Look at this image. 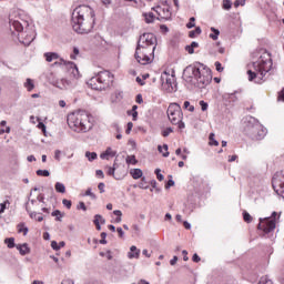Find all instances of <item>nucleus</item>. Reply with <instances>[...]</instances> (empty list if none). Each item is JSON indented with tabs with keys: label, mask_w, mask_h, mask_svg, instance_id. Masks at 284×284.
I'll list each match as a JSON object with an SVG mask.
<instances>
[{
	"label": "nucleus",
	"mask_w": 284,
	"mask_h": 284,
	"mask_svg": "<svg viewBox=\"0 0 284 284\" xmlns=\"http://www.w3.org/2000/svg\"><path fill=\"white\" fill-rule=\"evenodd\" d=\"M97 14L90 6H79L72 12L71 23L78 34H90L94 28Z\"/></svg>",
	"instance_id": "1"
},
{
	"label": "nucleus",
	"mask_w": 284,
	"mask_h": 284,
	"mask_svg": "<svg viewBox=\"0 0 284 284\" xmlns=\"http://www.w3.org/2000/svg\"><path fill=\"white\" fill-rule=\"evenodd\" d=\"M9 23L11 30L18 32V39L23 45H30L34 41V30L30 28V22L27 16L18 13L14 18L10 16Z\"/></svg>",
	"instance_id": "2"
},
{
	"label": "nucleus",
	"mask_w": 284,
	"mask_h": 284,
	"mask_svg": "<svg viewBox=\"0 0 284 284\" xmlns=\"http://www.w3.org/2000/svg\"><path fill=\"white\" fill-rule=\"evenodd\" d=\"M67 123L70 130L78 132V134L90 132L94 125L91 114L83 110L70 113L67 118Z\"/></svg>",
	"instance_id": "3"
},
{
	"label": "nucleus",
	"mask_w": 284,
	"mask_h": 284,
	"mask_svg": "<svg viewBox=\"0 0 284 284\" xmlns=\"http://www.w3.org/2000/svg\"><path fill=\"white\" fill-rule=\"evenodd\" d=\"M187 72L192 73V78L196 81L197 88L203 89L212 83V71L202 63L186 67L184 74H187Z\"/></svg>",
	"instance_id": "4"
},
{
	"label": "nucleus",
	"mask_w": 284,
	"mask_h": 284,
	"mask_svg": "<svg viewBox=\"0 0 284 284\" xmlns=\"http://www.w3.org/2000/svg\"><path fill=\"white\" fill-rule=\"evenodd\" d=\"M68 65H70V72L73 79L62 78L59 80L57 79V77H54V73H50L48 75V81L51 85H53L54 88H59V90H70L71 88H74V85H77V79L81 77V74L79 73V68L74 62H68Z\"/></svg>",
	"instance_id": "5"
},
{
	"label": "nucleus",
	"mask_w": 284,
	"mask_h": 284,
	"mask_svg": "<svg viewBox=\"0 0 284 284\" xmlns=\"http://www.w3.org/2000/svg\"><path fill=\"white\" fill-rule=\"evenodd\" d=\"M267 57V59L261 57L257 62L253 63L254 71H247L248 81H253L254 83H263L265 74L272 70V58H270V55Z\"/></svg>",
	"instance_id": "6"
},
{
	"label": "nucleus",
	"mask_w": 284,
	"mask_h": 284,
	"mask_svg": "<svg viewBox=\"0 0 284 284\" xmlns=\"http://www.w3.org/2000/svg\"><path fill=\"white\" fill-rule=\"evenodd\" d=\"M114 83V75L110 71H100L94 74L87 84L91 90H97L98 92H103L110 90Z\"/></svg>",
	"instance_id": "7"
},
{
	"label": "nucleus",
	"mask_w": 284,
	"mask_h": 284,
	"mask_svg": "<svg viewBox=\"0 0 284 284\" xmlns=\"http://www.w3.org/2000/svg\"><path fill=\"white\" fill-rule=\"evenodd\" d=\"M244 132L252 141H263L267 135V129L254 116L246 118Z\"/></svg>",
	"instance_id": "8"
},
{
	"label": "nucleus",
	"mask_w": 284,
	"mask_h": 284,
	"mask_svg": "<svg viewBox=\"0 0 284 284\" xmlns=\"http://www.w3.org/2000/svg\"><path fill=\"white\" fill-rule=\"evenodd\" d=\"M138 47L142 48V50L154 52V50H156V36H154V33H144L140 36Z\"/></svg>",
	"instance_id": "9"
},
{
	"label": "nucleus",
	"mask_w": 284,
	"mask_h": 284,
	"mask_svg": "<svg viewBox=\"0 0 284 284\" xmlns=\"http://www.w3.org/2000/svg\"><path fill=\"white\" fill-rule=\"evenodd\" d=\"M166 114L172 125H179L183 121V112L179 103H171L168 108Z\"/></svg>",
	"instance_id": "10"
},
{
	"label": "nucleus",
	"mask_w": 284,
	"mask_h": 284,
	"mask_svg": "<svg viewBox=\"0 0 284 284\" xmlns=\"http://www.w3.org/2000/svg\"><path fill=\"white\" fill-rule=\"evenodd\" d=\"M161 81L162 90H164V92H168L169 94H172V92H176V78H174V75H170L168 74V72H164L161 75Z\"/></svg>",
	"instance_id": "11"
},
{
	"label": "nucleus",
	"mask_w": 284,
	"mask_h": 284,
	"mask_svg": "<svg viewBox=\"0 0 284 284\" xmlns=\"http://www.w3.org/2000/svg\"><path fill=\"white\" fill-rule=\"evenodd\" d=\"M274 192L284 199V171L276 172L272 180Z\"/></svg>",
	"instance_id": "12"
},
{
	"label": "nucleus",
	"mask_w": 284,
	"mask_h": 284,
	"mask_svg": "<svg viewBox=\"0 0 284 284\" xmlns=\"http://www.w3.org/2000/svg\"><path fill=\"white\" fill-rule=\"evenodd\" d=\"M152 54H154V52H150V50H145L143 49V47L138 45L134 57L138 63H140L141 65H148V63L152 62V59L150 58L152 57Z\"/></svg>",
	"instance_id": "13"
},
{
	"label": "nucleus",
	"mask_w": 284,
	"mask_h": 284,
	"mask_svg": "<svg viewBox=\"0 0 284 284\" xmlns=\"http://www.w3.org/2000/svg\"><path fill=\"white\" fill-rule=\"evenodd\" d=\"M257 229L263 230L265 234H270V232H274V230H276V220H266L263 222V219H260Z\"/></svg>",
	"instance_id": "14"
},
{
	"label": "nucleus",
	"mask_w": 284,
	"mask_h": 284,
	"mask_svg": "<svg viewBox=\"0 0 284 284\" xmlns=\"http://www.w3.org/2000/svg\"><path fill=\"white\" fill-rule=\"evenodd\" d=\"M141 256V250L136 248V246H131L130 252L128 253L129 258H139Z\"/></svg>",
	"instance_id": "15"
},
{
	"label": "nucleus",
	"mask_w": 284,
	"mask_h": 284,
	"mask_svg": "<svg viewBox=\"0 0 284 284\" xmlns=\"http://www.w3.org/2000/svg\"><path fill=\"white\" fill-rule=\"evenodd\" d=\"M17 250L20 252L21 256H26V254H30V247L28 244H18L16 245Z\"/></svg>",
	"instance_id": "16"
},
{
	"label": "nucleus",
	"mask_w": 284,
	"mask_h": 284,
	"mask_svg": "<svg viewBox=\"0 0 284 284\" xmlns=\"http://www.w3.org/2000/svg\"><path fill=\"white\" fill-rule=\"evenodd\" d=\"M44 59L48 61V63H52V61H57V59H59V53L47 52L44 53Z\"/></svg>",
	"instance_id": "17"
},
{
	"label": "nucleus",
	"mask_w": 284,
	"mask_h": 284,
	"mask_svg": "<svg viewBox=\"0 0 284 284\" xmlns=\"http://www.w3.org/2000/svg\"><path fill=\"white\" fill-rule=\"evenodd\" d=\"M130 174L134 180L143 179V171L141 169H132Z\"/></svg>",
	"instance_id": "18"
},
{
	"label": "nucleus",
	"mask_w": 284,
	"mask_h": 284,
	"mask_svg": "<svg viewBox=\"0 0 284 284\" xmlns=\"http://www.w3.org/2000/svg\"><path fill=\"white\" fill-rule=\"evenodd\" d=\"M24 88L28 92H32L34 90V81L30 78H28L24 82Z\"/></svg>",
	"instance_id": "19"
},
{
	"label": "nucleus",
	"mask_w": 284,
	"mask_h": 284,
	"mask_svg": "<svg viewBox=\"0 0 284 284\" xmlns=\"http://www.w3.org/2000/svg\"><path fill=\"white\" fill-rule=\"evenodd\" d=\"M211 32H213V33L210 34V39H213V41H216L219 39V34H221V31H219V29L212 27Z\"/></svg>",
	"instance_id": "20"
},
{
	"label": "nucleus",
	"mask_w": 284,
	"mask_h": 284,
	"mask_svg": "<svg viewBox=\"0 0 284 284\" xmlns=\"http://www.w3.org/2000/svg\"><path fill=\"white\" fill-rule=\"evenodd\" d=\"M160 17L162 19H170L172 17V11H170V8H163Z\"/></svg>",
	"instance_id": "21"
},
{
	"label": "nucleus",
	"mask_w": 284,
	"mask_h": 284,
	"mask_svg": "<svg viewBox=\"0 0 284 284\" xmlns=\"http://www.w3.org/2000/svg\"><path fill=\"white\" fill-rule=\"evenodd\" d=\"M55 191L59 192L60 194H65V184H63L61 182H57Z\"/></svg>",
	"instance_id": "22"
},
{
	"label": "nucleus",
	"mask_w": 284,
	"mask_h": 284,
	"mask_svg": "<svg viewBox=\"0 0 284 284\" xmlns=\"http://www.w3.org/2000/svg\"><path fill=\"white\" fill-rule=\"evenodd\" d=\"M94 225H105V219H103V216L97 214L94 216V221H93Z\"/></svg>",
	"instance_id": "23"
},
{
	"label": "nucleus",
	"mask_w": 284,
	"mask_h": 284,
	"mask_svg": "<svg viewBox=\"0 0 284 284\" xmlns=\"http://www.w3.org/2000/svg\"><path fill=\"white\" fill-rule=\"evenodd\" d=\"M202 30L201 27H196L195 30L189 32L190 39H195L196 36L201 34Z\"/></svg>",
	"instance_id": "24"
},
{
	"label": "nucleus",
	"mask_w": 284,
	"mask_h": 284,
	"mask_svg": "<svg viewBox=\"0 0 284 284\" xmlns=\"http://www.w3.org/2000/svg\"><path fill=\"white\" fill-rule=\"evenodd\" d=\"M4 244L7 245V247H9V250H12V247L16 246L14 244V237H7L4 240Z\"/></svg>",
	"instance_id": "25"
},
{
	"label": "nucleus",
	"mask_w": 284,
	"mask_h": 284,
	"mask_svg": "<svg viewBox=\"0 0 284 284\" xmlns=\"http://www.w3.org/2000/svg\"><path fill=\"white\" fill-rule=\"evenodd\" d=\"M97 152H90L87 151L85 152V158L88 159V161L92 162V161H97Z\"/></svg>",
	"instance_id": "26"
},
{
	"label": "nucleus",
	"mask_w": 284,
	"mask_h": 284,
	"mask_svg": "<svg viewBox=\"0 0 284 284\" xmlns=\"http://www.w3.org/2000/svg\"><path fill=\"white\" fill-rule=\"evenodd\" d=\"M163 150H165L166 152L163 153ZM158 151L160 153H163L162 156H164L165 159H168V156H170V152H168V144H163V146L159 145Z\"/></svg>",
	"instance_id": "27"
},
{
	"label": "nucleus",
	"mask_w": 284,
	"mask_h": 284,
	"mask_svg": "<svg viewBox=\"0 0 284 284\" xmlns=\"http://www.w3.org/2000/svg\"><path fill=\"white\" fill-rule=\"evenodd\" d=\"M143 16H144L146 23H154V13L153 12L144 13Z\"/></svg>",
	"instance_id": "28"
},
{
	"label": "nucleus",
	"mask_w": 284,
	"mask_h": 284,
	"mask_svg": "<svg viewBox=\"0 0 284 284\" xmlns=\"http://www.w3.org/2000/svg\"><path fill=\"white\" fill-rule=\"evenodd\" d=\"M239 92L237 91H235L234 93H226V94H224V99H230V101H239V98H236V94H237Z\"/></svg>",
	"instance_id": "29"
},
{
	"label": "nucleus",
	"mask_w": 284,
	"mask_h": 284,
	"mask_svg": "<svg viewBox=\"0 0 284 284\" xmlns=\"http://www.w3.org/2000/svg\"><path fill=\"white\" fill-rule=\"evenodd\" d=\"M126 163L128 165H136V163H139V161H136V156L134 155H128L126 156Z\"/></svg>",
	"instance_id": "30"
},
{
	"label": "nucleus",
	"mask_w": 284,
	"mask_h": 284,
	"mask_svg": "<svg viewBox=\"0 0 284 284\" xmlns=\"http://www.w3.org/2000/svg\"><path fill=\"white\" fill-rule=\"evenodd\" d=\"M214 133H210L209 135V145H214L215 148L219 146V141H216V139H214Z\"/></svg>",
	"instance_id": "31"
},
{
	"label": "nucleus",
	"mask_w": 284,
	"mask_h": 284,
	"mask_svg": "<svg viewBox=\"0 0 284 284\" xmlns=\"http://www.w3.org/2000/svg\"><path fill=\"white\" fill-rule=\"evenodd\" d=\"M51 216H55V221H62L61 219H63V214H61V211L55 210L51 213Z\"/></svg>",
	"instance_id": "32"
},
{
	"label": "nucleus",
	"mask_w": 284,
	"mask_h": 284,
	"mask_svg": "<svg viewBox=\"0 0 284 284\" xmlns=\"http://www.w3.org/2000/svg\"><path fill=\"white\" fill-rule=\"evenodd\" d=\"M138 187H140V190H148V187H150L148 185V182L145 181V178L141 179V182L138 184Z\"/></svg>",
	"instance_id": "33"
},
{
	"label": "nucleus",
	"mask_w": 284,
	"mask_h": 284,
	"mask_svg": "<svg viewBox=\"0 0 284 284\" xmlns=\"http://www.w3.org/2000/svg\"><path fill=\"white\" fill-rule=\"evenodd\" d=\"M257 284H274V282H272V280H270L267 276H262Z\"/></svg>",
	"instance_id": "34"
},
{
	"label": "nucleus",
	"mask_w": 284,
	"mask_h": 284,
	"mask_svg": "<svg viewBox=\"0 0 284 284\" xmlns=\"http://www.w3.org/2000/svg\"><path fill=\"white\" fill-rule=\"evenodd\" d=\"M84 196H90L92 201H97V194L92 193V189L90 187L85 191Z\"/></svg>",
	"instance_id": "35"
},
{
	"label": "nucleus",
	"mask_w": 284,
	"mask_h": 284,
	"mask_svg": "<svg viewBox=\"0 0 284 284\" xmlns=\"http://www.w3.org/2000/svg\"><path fill=\"white\" fill-rule=\"evenodd\" d=\"M100 236H101L100 244H101V245H108V240H105V239L108 237V233L102 232V233L100 234Z\"/></svg>",
	"instance_id": "36"
},
{
	"label": "nucleus",
	"mask_w": 284,
	"mask_h": 284,
	"mask_svg": "<svg viewBox=\"0 0 284 284\" xmlns=\"http://www.w3.org/2000/svg\"><path fill=\"white\" fill-rule=\"evenodd\" d=\"M36 174H37L38 176H50V171H48V170H38V171L36 172Z\"/></svg>",
	"instance_id": "37"
},
{
	"label": "nucleus",
	"mask_w": 284,
	"mask_h": 284,
	"mask_svg": "<svg viewBox=\"0 0 284 284\" xmlns=\"http://www.w3.org/2000/svg\"><path fill=\"white\" fill-rule=\"evenodd\" d=\"M194 21H196V18H194V17L190 18V22L186 23V28H187L189 30H192V28H195V27H196V24L194 23Z\"/></svg>",
	"instance_id": "38"
},
{
	"label": "nucleus",
	"mask_w": 284,
	"mask_h": 284,
	"mask_svg": "<svg viewBox=\"0 0 284 284\" xmlns=\"http://www.w3.org/2000/svg\"><path fill=\"white\" fill-rule=\"evenodd\" d=\"M172 132H174V129L169 126L164 131H162V136L168 138L170 136V134H172Z\"/></svg>",
	"instance_id": "39"
},
{
	"label": "nucleus",
	"mask_w": 284,
	"mask_h": 284,
	"mask_svg": "<svg viewBox=\"0 0 284 284\" xmlns=\"http://www.w3.org/2000/svg\"><path fill=\"white\" fill-rule=\"evenodd\" d=\"M184 110H189V112H194V105L190 103V101L184 102Z\"/></svg>",
	"instance_id": "40"
},
{
	"label": "nucleus",
	"mask_w": 284,
	"mask_h": 284,
	"mask_svg": "<svg viewBox=\"0 0 284 284\" xmlns=\"http://www.w3.org/2000/svg\"><path fill=\"white\" fill-rule=\"evenodd\" d=\"M243 219L245 223H252V215H250V213H247L246 211L243 212Z\"/></svg>",
	"instance_id": "41"
},
{
	"label": "nucleus",
	"mask_w": 284,
	"mask_h": 284,
	"mask_svg": "<svg viewBox=\"0 0 284 284\" xmlns=\"http://www.w3.org/2000/svg\"><path fill=\"white\" fill-rule=\"evenodd\" d=\"M223 9L224 10H231L232 9V1L223 0Z\"/></svg>",
	"instance_id": "42"
},
{
	"label": "nucleus",
	"mask_w": 284,
	"mask_h": 284,
	"mask_svg": "<svg viewBox=\"0 0 284 284\" xmlns=\"http://www.w3.org/2000/svg\"><path fill=\"white\" fill-rule=\"evenodd\" d=\"M77 57H79V48L74 47L73 53L70 54V59H72L74 61V60H77Z\"/></svg>",
	"instance_id": "43"
},
{
	"label": "nucleus",
	"mask_w": 284,
	"mask_h": 284,
	"mask_svg": "<svg viewBox=\"0 0 284 284\" xmlns=\"http://www.w3.org/2000/svg\"><path fill=\"white\" fill-rule=\"evenodd\" d=\"M62 204L64 205V207L67 209V210H70L71 207H72V201H70V200H62Z\"/></svg>",
	"instance_id": "44"
},
{
	"label": "nucleus",
	"mask_w": 284,
	"mask_h": 284,
	"mask_svg": "<svg viewBox=\"0 0 284 284\" xmlns=\"http://www.w3.org/2000/svg\"><path fill=\"white\" fill-rule=\"evenodd\" d=\"M200 106H201L202 112H206V110L209 108V104H207V102L201 100L200 101Z\"/></svg>",
	"instance_id": "45"
},
{
	"label": "nucleus",
	"mask_w": 284,
	"mask_h": 284,
	"mask_svg": "<svg viewBox=\"0 0 284 284\" xmlns=\"http://www.w3.org/2000/svg\"><path fill=\"white\" fill-rule=\"evenodd\" d=\"M152 10H154L159 17L163 13V8L161 6L153 7Z\"/></svg>",
	"instance_id": "46"
},
{
	"label": "nucleus",
	"mask_w": 284,
	"mask_h": 284,
	"mask_svg": "<svg viewBox=\"0 0 284 284\" xmlns=\"http://www.w3.org/2000/svg\"><path fill=\"white\" fill-rule=\"evenodd\" d=\"M155 174H156L158 181H163V179H165V176H163V174H161V169H156Z\"/></svg>",
	"instance_id": "47"
},
{
	"label": "nucleus",
	"mask_w": 284,
	"mask_h": 284,
	"mask_svg": "<svg viewBox=\"0 0 284 284\" xmlns=\"http://www.w3.org/2000/svg\"><path fill=\"white\" fill-rule=\"evenodd\" d=\"M98 190L100 191V194H103L105 192V183L100 182L98 184Z\"/></svg>",
	"instance_id": "48"
},
{
	"label": "nucleus",
	"mask_w": 284,
	"mask_h": 284,
	"mask_svg": "<svg viewBox=\"0 0 284 284\" xmlns=\"http://www.w3.org/2000/svg\"><path fill=\"white\" fill-rule=\"evenodd\" d=\"M105 154L109 156H116V152L112 150V148H108L105 151Z\"/></svg>",
	"instance_id": "49"
},
{
	"label": "nucleus",
	"mask_w": 284,
	"mask_h": 284,
	"mask_svg": "<svg viewBox=\"0 0 284 284\" xmlns=\"http://www.w3.org/2000/svg\"><path fill=\"white\" fill-rule=\"evenodd\" d=\"M134 128V124L132 122H129L126 124V130H125V134H130V132H132V129Z\"/></svg>",
	"instance_id": "50"
},
{
	"label": "nucleus",
	"mask_w": 284,
	"mask_h": 284,
	"mask_svg": "<svg viewBox=\"0 0 284 284\" xmlns=\"http://www.w3.org/2000/svg\"><path fill=\"white\" fill-rule=\"evenodd\" d=\"M51 247H52V250H55V252H58V250H61V246H59L57 241H52L51 242Z\"/></svg>",
	"instance_id": "51"
},
{
	"label": "nucleus",
	"mask_w": 284,
	"mask_h": 284,
	"mask_svg": "<svg viewBox=\"0 0 284 284\" xmlns=\"http://www.w3.org/2000/svg\"><path fill=\"white\" fill-rule=\"evenodd\" d=\"M61 284H74V280L67 277L62 280Z\"/></svg>",
	"instance_id": "52"
},
{
	"label": "nucleus",
	"mask_w": 284,
	"mask_h": 284,
	"mask_svg": "<svg viewBox=\"0 0 284 284\" xmlns=\"http://www.w3.org/2000/svg\"><path fill=\"white\" fill-rule=\"evenodd\" d=\"M240 6H245V0H235L234 8H239Z\"/></svg>",
	"instance_id": "53"
},
{
	"label": "nucleus",
	"mask_w": 284,
	"mask_h": 284,
	"mask_svg": "<svg viewBox=\"0 0 284 284\" xmlns=\"http://www.w3.org/2000/svg\"><path fill=\"white\" fill-rule=\"evenodd\" d=\"M54 159H55V161H61V150L54 151Z\"/></svg>",
	"instance_id": "54"
},
{
	"label": "nucleus",
	"mask_w": 284,
	"mask_h": 284,
	"mask_svg": "<svg viewBox=\"0 0 284 284\" xmlns=\"http://www.w3.org/2000/svg\"><path fill=\"white\" fill-rule=\"evenodd\" d=\"M215 69L217 72H223V67L221 65V62L219 61L215 62Z\"/></svg>",
	"instance_id": "55"
},
{
	"label": "nucleus",
	"mask_w": 284,
	"mask_h": 284,
	"mask_svg": "<svg viewBox=\"0 0 284 284\" xmlns=\"http://www.w3.org/2000/svg\"><path fill=\"white\" fill-rule=\"evenodd\" d=\"M174 186V180H169L168 183L165 184V189L170 190V187Z\"/></svg>",
	"instance_id": "56"
},
{
	"label": "nucleus",
	"mask_w": 284,
	"mask_h": 284,
	"mask_svg": "<svg viewBox=\"0 0 284 284\" xmlns=\"http://www.w3.org/2000/svg\"><path fill=\"white\" fill-rule=\"evenodd\" d=\"M192 261H193V263H200L201 257L199 256V254L195 253V254H193Z\"/></svg>",
	"instance_id": "57"
},
{
	"label": "nucleus",
	"mask_w": 284,
	"mask_h": 284,
	"mask_svg": "<svg viewBox=\"0 0 284 284\" xmlns=\"http://www.w3.org/2000/svg\"><path fill=\"white\" fill-rule=\"evenodd\" d=\"M37 201H39V203H45L44 201H45V196L43 195V194H39L38 196H37Z\"/></svg>",
	"instance_id": "58"
},
{
	"label": "nucleus",
	"mask_w": 284,
	"mask_h": 284,
	"mask_svg": "<svg viewBox=\"0 0 284 284\" xmlns=\"http://www.w3.org/2000/svg\"><path fill=\"white\" fill-rule=\"evenodd\" d=\"M78 210H83V212H87L88 207L85 206V203L80 202L79 206H78Z\"/></svg>",
	"instance_id": "59"
},
{
	"label": "nucleus",
	"mask_w": 284,
	"mask_h": 284,
	"mask_svg": "<svg viewBox=\"0 0 284 284\" xmlns=\"http://www.w3.org/2000/svg\"><path fill=\"white\" fill-rule=\"evenodd\" d=\"M38 128H39V130H41L43 132V134H45V124L43 122H40L38 124Z\"/></svg>",
	"instance_id": "60"
},
{
	"label": "nucleus",
	"mask_w": 284,
	"mask_h": 284,
	"mask_svg": "<svg viewBox=\"0 0 284 284\" xmlns=\"http://www.w3.org/2000/svg\"><path fill=\"white\" fill-rule=\"evenodd\" d=\"M95 175L99 176L100 179H104L105 178V174H103V171H101V170H97L95 171Z\"/></svg>",
	"instance_id": "61"
},
{
	"label": "nucleus",
	"mask_w": 284,
	"mask_h": 284,
	"mask_svg": "<svg viewBox=\"0 0 284 284\" xmlns=\"http://www.w3.org/2000/svg\"><path fill=\"white\" fill-rule=\"evenodd\" d=\"M185 50H186V52H189V54H194V49L192 48L191 44H190V45H186V47H185Z\"/></svg>",
	"instance_id": "62"
},
{
	"label": "nucleus",
	"mask_w": 284,
	"mask_h": 284,
	"mask_svg": "<svg viewBox=\"0 0 284 284\" xmlns=\"http://www.w3.org/2000/svg\"><path fill=\"white\" fill-rule=\"evenodd\" d=\"M116 232H118L120 239H123V236H124V234H125V233L123 232V229H122V227H118V229H116Z\"/></svg>",
	"instance_id": "63"
},
{
	"label": "nucleus",
	"mask_w": 284,
	"mask_h": 284,
	"mask_svg": "<svg viewBox=\"0 0 284 284\" xmlns=\"http://www.w3.org/2000/svg\"><path fill=\"white\" fill-rule=\"evenodd\" d=\"M278 100L284 101V88L283 90L278 93Z\"/></svg>",
	"instance_id": "64"
}]
</instances>
